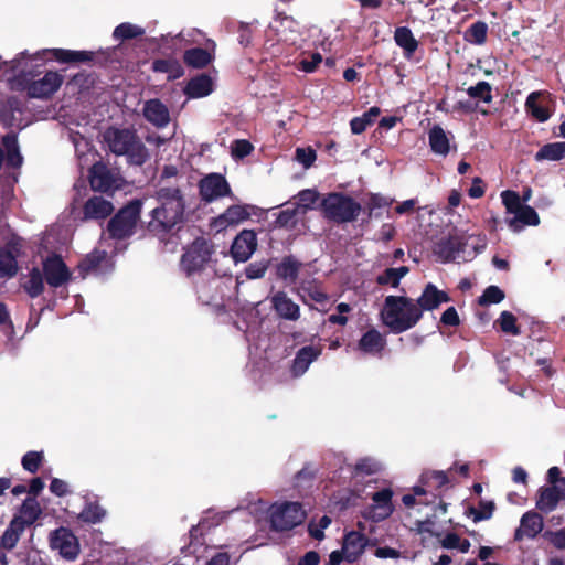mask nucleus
Instances as JSON below:
<instances>
[{"mask_svg": "<svg viewBox=\"0 0 565 565\" xmlns=\"http://www.w3.org/2000/svg\"><path fill=\"white\" fill-rule=\"evenodd\" d=\"M47 55L62 63L90 58L88 52L63 49H46L33 54L22 52L10 63V70L13 73L12 77L9 78L11 88L15 90L24 89L29 81L33 78L35 70L43 65L44 58Z\"/></svg>", "mask_w": 565, "mask_h": 565, "instance_id": "1", "label": "nucleus"}, {"mask_svg": "<svg viewBox=\"0 0 565 565\" xmlns=\"http://www.w3.org/2000/svg\"><path fill=\"white\" fill-rule=\"evenodd\" d=\"M247 509L259 526L263 523L268 524L276 532L292 530L307 516L301 503L292 501H276L268 505L267 502L257 499L250 502Z\"/></svg>", "mask_w": 565, "mask_h": 565, "instance_id": "2", "label": "nucleus"}, {"mask_svg": "<svg viewBox=\"0 0 565 565\" xmlns=\"http://www.w3.org/2000/svg\"><path fill=\"white\" fill-rule=\"evenodd\" d=\"M158 205L151 211L148 228L154 234L171 231L183 221L184 200L178 189H160L157 192Z\"/></svg>", "mask_w": 565, "mask_h": 565, "instance_id": "3", "label": "nucleus"}, {"mask_svg": "<svg viewBox=\"0 0 565 565\" xmlns=\"http://www.w3.org/2000/svg\"><path fill=\"white\" fill-rule=\"evenodd\" d=\"M380 316L382 322L393 333H402L419 321L422 311L413 299L387 296Z\"/></svg>", "mask_w": 565, "mask_h": 565, "instance_id": "4", "label": "nucleus"}, {"mask_svg": "<svg viewBox=\"0 0 565 565\" xmlns=\"http://www.w3.org/2000/svg\"><path fill=\"white\" fill-rule=\"evenodd\" d=\"M486 242L483 238L465 235H452L443 238L434 247L435 255L444 263L467 262L483 250Z\"/></svg>", "mask_w": 565, "mask_h": 565, "instance_id": "5", "label": "nucleus"}, {"mask_svg": "<svg viewBox=\"0 0 565 565\" xmlns=\"http://www.w3.org/2000/svg\"><path fill=\"white\" fill-rule=\"evenodd\" d=\"M109 150L117 156H126L130 163L142 164L148 152L142 142L130 129L109 128L104 134Z\"/></svg>", "mask_w": 565, "mask_h": 565, "instance_id": "6", "label": "nucleus"}, {"mask_svg": "<svg viewBox=\"0 0 565 565\" xmlns=\"http://www.w3.org/2000/svg\"><path fill=\"white\" fill-rule=\"evenodd\" d=\"M505 207V223L513 233H520L525 226H537L540 217L536 211L522 203L520 195L510 190L500 194Z\"/></svg>", "mask_w": 565, "mask_h": 565, "instance_id": "7", "label": "nucleus"}, {"mask_svg": "<svg viewBox=\"0 0 565 565\" xmlns=\"http://www.w3.org/2000/svg\"><path fill=\"white\" fill-rule=\"evenodd\" d=\"M141 212V202L134 201L121 209L108 224V231L114 238H125L135 232Z\"/></svg>", "mask_w": 565, "mask_h": 565, "instance_id": "8", "label": "nucleus"}, {"mask_svg": "<svg viewBox=\"0 0 565 565\" xmlns=\"http://www.w3.org/2000/svg\"><path fill=\"white\" fill-rule=\"evenodd\" d=\"M322 207L327 217L338 222H350L360 212V205L356 202L338 193L329 194L322 201Z\"/></svg>", "mask_w": 565, "mask_h": 565, "instance_id": "9", "label": "nucleus"}, {"mask_svg": "<svg viewBox=\"0 0 565 565\" xmlns=\"http://www.w3.org/2000/svg\"><path fill=\"white\" fill-rule=\"evenodd\" d=\"M211 246L204 239H195L182 257V267L189 274L201 270L210 260Z\"/></svg>", "mask_w": 565, "mask_h": 565, "instance_id": "10", "label": "nucleus"}, {"mask_svg": "<svg viewBox=\"0 0 565 565\" xmlns=\"http://www.w3.org/2000/svg\"><path fill=\"white\" fill-rule=\"evenodd\" d=\"M63 76L57 72H47L45 75L38 79H30L26 87L23 89L31 98H49L52 96L62 85Z\"/></svg>", "mask_w": 565, "mask_h": 565, "instance_id": "11", "label": "nucleus"}, {"mask_svg": "<svg viewBox=\"0 0 565 565\" xmlns=\"http://www.w3.org/2000/svg\"><path fill=\"white\" fill-rule=\"evenodd\" d=\"M89 182L92 189L99 192H110L119 189L122 180L106 166L95 162L90 169Z\"/></svg>", "mask_w": 565, "mask_h": 565, "instance_id": "12", "label": "nucleus"}, {"mask_svg": "<svg viewBox=\"0 0 565 565\" xmlns=\"http://www.w3.org/2000/svg\"><path fill=\"white\" fill-rule=\"evenodd\" d=\"M257 249V235L253 230H243L234 238L231 256L236 263L247 262Z\"/></svg>", "mask_w": 565, "mask_h": 565, "instance_id": "13", "label": "nucleus"}, {"mask_svg": "<svg viewBox=\"0 0 565 565\" xmlns=\"http://www.w3.org/2000/svg\"><path fill=\"white\" fill-rule=\"evenodd\" d=\"M254 206L252 205H232L227 207L221 215L212 222V227L216 232H222L230 226H236L248 220L252 215Z\"/></svg>", "mask_w": 565, "mask_h": 565, "instance_id": "14", "label": "nucleus"}, {"mask_svg": "<svg viewBox=\"0 0 565 565\" xmlns=\"http://www.w3.org/2000/svg\"><path fill=\"white\" fill-rule=\"evenodd\" d=\"M43 274L49 286L57 288L71 278V271L61 257L53 255L43 260Z\"/></svg>", "mask_w": 565, "mask_h": 565, "instance_id": "15", "label": "nucleus"}, {"mask_svg": "<svg viewBox=\"0 0 565 565\" xmlns=\"http://www.w3.org/2000/svg\"><path fill=\"white\" fill-rule=\"evenodd\" d=\"M562 501L565 502V480H561L556 486L541 488L537 492L536 508L550 513Z\"/></svg>", "mask_w": 565, "mask_h": 565, "instance_id": "16", "label": "nucleus"}, {"mask_svg": "<svg viewBox=\"0 0 565 565\" xmlns=\"http://www.w3.org/2000/svg\"><path fill=\"white\" fill-rule=\"evenodd\" d=\"M51 546L67 559L76 558L79 552L77 539L64 527L56 530L52 534Z\"/></svg>", "mask_w": 565, "mask_h": 565, "instance_id": "17", "label": "nucleus"}, {"mask_svg": "<svg viewBox=\"0 0 565 565\" xmlns=\"http://www.w3.org/2000/svg\"><path fill=\"white\" fill-rule=\"evenodd\" d=\"M369 539L356 531H351L343 537L342 548L339 551L342 555V561L353 563L358 561L365 551Z\"/></svg>", "mask_w": 565, "mask_h": 565, "instance_id": "18", "label": "nucleus"}, {"mask_svg": "<svg viewBox=\"0 0 565 565\" xmlns=\"http://www.w3.org/2000/svg\"><path fill=\"white\" fill-rule=\"evenodd\" d=\"M200 193L203 200L211 202L230 193V185L225 178L212 173L200 182Z\"/></svg>", "mask_w": 565, "mask_h": 565, "instance_id": "19", "label": "nucleus"}, {"mask_svg": "<svg viewBox=\"0 0 565 565\" xmlns=\"http://www.w3.org/2000/svg\"><path fill=\"white\" fill-rule=\"evenodd\" d=\"M392 495L393 492L390 489L375 492L372 495L373 503L365 515L376 522L388 518L393 512Z\"/></svg>", "mask_w": 565, "mask_h": 565, "instance_id": "20", "label": "nucleus"}, {"mask_svg": "<svg viewBox=\"0 0 565 565\" xmlns=\"http://www.w3.org/2000/svg\"><path fill=\"white\" fill-rule=\"evenodd\" d=\"M386 347V338L375 328L366 330L358 342V350L372 356H380Z\"/></svg>", "mask_w": 565, "mask_h": 565, "instance_id": "21", "label": "nucleus"}, {"mask_svg": "<svg viewBox=\"0 0 565 565\" xmlns=\"http://www.w3.org/2000/svg\"><path fill=\"white\" fill-rule=\"evenodd\" d=\"M275 312L285 320L297 321L300 318V307L285 291H277L270 297Z\"/></svg>", "mask_w": 565, "mask_h": 565, "instance_id": "22", "label": "nucleus"}, {"mask_svg": "<svg viewBox=\"0 0 565 565\" xmlns=\"http://www.w3.org/2000/svg\"><path fill=\"white\" fill-rule=\"evenodd\" d=\"M321 352V348L315 345H306L299 349L290 367L292 376L299 377L303 375L310 364L319 358Z\"/></svg>", "mask_w": 565, "mask_h": 565, "instance_id": "23", "label": "nucleus"}, {"mask_svg": "<svg viewBox=\"0 0 565 565\" xmlns=\"http://www.w3.org/2000/svg\"><path fill=\"white\" fill-rule=\"evenodd\" d=\"M273 29L276 31L278 40L288 44H298L301 38L300 25L290 17H281L274 22Z\"/></svg>", "mask_w": 565, "mask_h": 565, "instance_id": "24", "label": "nucleus"}, {"mask_svg": "<svg viewBox=\"0 0 565 565\" xmlns=\"http://www.w3.org/2000/svg\"><path fill=\"white\" fill-rule=\"evenodd\" d=\"M142 111L145 118L158 128H163L170 122L169 109L159 99L147 100Z\"/></svg>", "mask_w": 565, "mask_h": 565, "instance_id": "25", "label": "nucleus"}, {"mask_svg": "<svg viewBox=\"0 0 565 565\" xmlns=\"http://www.w3.org/2000/svg\"><path fill=\"white\" fill-rule=\"evenodd\" d=\"M450 299L448 295L439 290L435 285L428 284L420 297L417 299L416 305L423 310H434L438 308L441 303L448 302Z\"/></svg>", "mask_w": 565, "mask_h": 565, "instance_id": "26", "label": "nucleus"}, {"mask_svg": "<svg viewBox=\"0 0 565 565\" xmlns=\"http://www.w3.org/2000/svg\"><path fill=\"white\" fill-rule=\"evenodd\" d=\"M214 90V81L206 74L198 75L191 78L185 88L184 94L189 98H203L212 94Z\"/></svg>", "mask_w": 565, "mask_h": 565, "instance_id": "27", "label": "nucleus"}, {"mask_svg": "<svg viewBox=\"0 0 565 565\" xmlns=\"http://www.w3.org/2000/svg\"><path fill=\"white\" fill-rule=\"evenodd\" d=\"M114 211L113 204L100 198L93 196L84 205V220H104Z\"/></svg>", "mask_w": 565, "mask_h": 565, "instance_id": "28", "label": "nucleus"}, {"mask_svg": "<svg viewBox=\"0 0 565 565\" xmlns=\"http://www.w3.org/2000/svg\"><path fill=\"white\" fill-rule=\"evenodd\" d=\"M543 518L536 512H526L521 518L520 527L515 532V540L524 536L533 539L543 530Z\"/></svg>", "mask_w": 565, "mask_h": 565, "instance_id": "29", "label": "nucleus"}, {"mask_svg": "<svg viewBox=\"0 0 565 565\" xmlns=\"http://www.w3.org/2000/svg\"><path fill=\"white\" fill-rule=\"evenodd\" d=\"M111 266V259L108 257L106 252L95 250L81 263L79 269L84 274H88L89 271L103 274L105 269L110 268Z\"/></svg>", "mask_w": 565, "mask_h": 565, "instance_id": "30", "label": "nucleus"}, {"mask_svg": "<svg viewBox=\"0 0 565 565\" xmlns=\"http://www.w3.org/2000/svg\"><path fill=\"white\" fill-rule=\"evenodd\" d=\"M428 140L434 153L443 157L449 153L450 138L440 126L436 125L428 131Z\"/></svg>", "mask_w": 565, "mask_h": 565, "instance_id": "31", "label": "nucleus"}, {"mask_svg": "<svg viewBox=\"0 0 565 565\" xmlns=\"http://www.w3.org/2000/svg\"><path fill=\"white\" fill-rule=\"evenodd\" d=\"M396 44L403 49L404 56L411 58L418 47V41L414 38L412 31L406 26H399L394 32Z\"/></svg>", "mask_w": 565, "mask_h": 565, "instance_id": "32", "label": "nucleus"}, {"mask_svg": "<svg viewBox=\"0 0 565 565\" xmlns=\"http://www.w3.org/2000/svg\"><path fill=\"white\" fill-rule=\"evenodd\" d=\"M300 268L301 263L297 262L292 257H286L277 266L276 273L277 276L285 280L287 284H292L296 281Z\"/></svg>", "mask_w": 565, "mask_h": 565, "instance_id": "33", "label": "nucleus"}, {"mask_svg": "<svg viewBox=\"0 0 565 565\" xmlns=\"http://www.w3.org/2000/svg\"><path fill=\"white\" fill-rule=\"evenodd\" d=\"M24 529L25 525L22 520L13 519L1 537V546L7 550H12L17 545Z\"/></svg>", "mask_w": 565, "mask_h": 565, "instance_id": "34", "label": "nucleus"}, {"mask_svg": "<svg viewBox=\"0 0 565 565\" xmlns=\"http://www.w3.org/2000/svg\"><path fill=\"white\" fill-rule=\"evenodd\" d=\"M17 253L15 246L12 247V250L0 248V277H12L17 274Z\"/></svg>", "mask_w": 565, "mask_h": 565, "instance_id": "35", "label": "nucleus"}, {"mask_svg": "<svg viewBox=\"0 0 565 565\" xmlns=\"http://www.w3.org/2000/svg\"><path fill=\"white\" fill-rule=\"evenodd\" d=\"M381 114V109L376 106L371 107L360 117H354L350 121L351 131L355 135L362 134L367 127H370Z\"/></svg>", "mask_w": 565, "mask_h": 565, "instance_id": "36", "label": "nucleus"}, {"mask_svg": "<svg viewBox=\"0 0 565 565\" xmlns=\"http://www.w3.org/2000/svg\"><path fill=\"white\" fill-rule=\"evenodd\" d=\"M152 70L159 73H166L168 79H177L183 75V67L173 58L157 60L152 63Z\"/></svg>", "mask_w": 565, "mask_h": 565, "instance_id": "37", "label": "nucleus"}, {"mask_svg": "<svg viewBox=\"0 0 565 565\" xmlns=\"http://www.w3.org/2000/svg\"><path fill=\"white\" fill-rule=\"evenodd\" d=\"M565 158V141L553 142L542 147L535 154V159L541 160H561Z\"/></svg>", "mask_w": 565, "mask_h": 565, "instance_id": "38", "label": "nucleus"}, {"mask_svg": "<svg viewBox=\"0 0 565 565\" xmlns=\"http://www.w3.org/2000/svg\"><path fill=\"white\" fill-rule=\"evenodd\" d=\"M3 147L7 153V162L11 167H20L22 157L19 151L17 136L9 134L3 137Z\"/></svg>", "mask_w": 565, "mask_h": 565, "instance_id": "39", "label": "nucleus"}, {"mask_svg": "<svg viewBox=\"0 0 565 565\" xmlns=\"http://www.w3.org/2000/svg\"><path fill=\"white\" fill-rule=\"evenodd\" d=\"M24 290L32 298L40 296L44 290V279L39 268H33L26 281L23 284Z\"/></svg>", "mask_w": 565, "mask_h": 565, "instance_id": "40", "label": "nucleus"}, {"mask_svg": "<svg viewBox=\"0 0 565 565\" xmlns=\"http://www.w3.org/2000/svg\"><path fill=\"white\" fill-rule=\"evenodd\" d=\"M40 513H41V509H40V505H39L36 499L28 498L23 502L19 515H17L14 519L22 520L23 524L26 526V525L32 524L38 519Z\"/></svg>", "mask_w": 565, "mask_h": 565, "instance_id": "41", "label": "nucleus"}, {"mask_svg": "<svg viewBox=\"0 0 565 565\" xmlns=\"http://www.w3.org/2000/svg\"><path fill=\"white\" fill-rule=\"evenodd\" d=\"M545 94L542 92H533L526 98V109L540 121H545L550 117L548 110L539 104V99Z\"/></svg>", "mask_w": 565, "mask_h": 565, "instance_id": "42", "label": "nucleus"}, {"mask_svg": "<svg viewBox=\"0 0 565 565\" xmlns=\"http://www.w3.org/2000/svg\"><path fill=\"white\" fill-rule=\"evenodd\" d=\"M184 61L192 67H204L212 61V55L204 49L195 47L185 51Z\"/></svg>", "mask_w": 565, "mask_h": 565, "instance_id": "43", "label": "nucleus"}, {"mask_svg": "<svg viewBox=\"0 0 565 565\" xmlns=\"http://www.w3.org/2000/svg\"><path fill=\"white\" fill-rule=\"evenodd\" d=\"M145 34V29L129 22L117 25L113 32V38L116 41H125L139 38Z\"/></svg>", "mask_w": 565, "mask_h": 565, "instance_id": "44", "label": "nucleus"}, {"mask_svg": "<svg viewBox=\"0 0 565 565\" xmlns=\"http://www.w3.org/2000/svg\"><path fill=\"white\" fill-rule=\"evenodd\" d=\"M408 267L402 266L398 268H388L382 275L377 277L380 285H390L391 287H397L401 279L407 275Z\"/></svg>", "mask_w": 565, "mask_h": 565, "instance_id": "45", "label": "nucleus"}, {"mask_svg": "<svg viewBox=\"0 0 565 565\" xmlns=\"http://www.w3.org/2000/svg\"><path fill=\"white\" fill-rule=\"evenodd\" d=\"M106 515V511L97 503H88L79 513V519L87 523H98Z\"/></svg>", "mask_w": 565, "mask_h": 565, "instance_id": "46", "label": "nucleus"}, {"mask_svg": "<svg viewBox=\"0 0 565 565\" xmlns=\"http://www.w3.org/2000/svg\"><path fill=\"white\" fill-rule=\"evenodd\" d=\"M76 153L78 154L81 164L88 163L89 157L95 158V153L92 151L90 143L78 134L72 137Z\"/></svg>", "mask_w": 565, "mask_h": 565, "instance_id": "47", "label": "nucleus"}, {"mask_svg": "<svg viewBox=\"0 0 565 565\" xmlns=\"http://www.w3.org/2000/svg\"><path fill=\"white\" fill-rule=\"evenodd\" d=\"M296 199L297 211L301 210L302 212H306L317 203L319 194L315 190L307 189L299 192Z\"/></svg>", "mask_w": 565, "mask_h": 565, "instance_id": "48", "label": "nucleus"}, {"mask_svg": "<svg viewBox=\"0 0 565 565\" xmlns=\"http://www.w3.org/2000/svg\"><path fill=\"white\" fill-rule=\"evenodd\" d=\"M467 94L475 99H480L484 103H490L492 100L491 95V86L487 82H479L475 86H470L467 89Z\"/></svg>", "mask_w": 565, "mask_h": 565, "instance_id": "49", "label": "nucleus"}, {"mask_svg": "<svg viewBox=\"0 0 565 565\" xmlns=\"http://www.w3.org/2000/svg\"><path fill=\"white\" fill-rule=\"evenodd\" d=\"M43 458V451H29L22 457L21 463L26 471L34 473L42 463Z\"/></svg>", "mask_w": 565, "mask_h": 565, "instance_id": "50", "label": "nucleus"}, {"mask_svg": "<svg viewBox=\"0 0 565 565\" xmlns=\"http://www.w3.org/2000/svg\"><path fill=\"white\" fill-rule=\"evenodd\" d=\"M503 332L518 335L520 329L516 326V318L509 311H502L498 320Z\"/></svg>", "mask_w": 565, "mask_h": 565, "instance_id": "51", "label": "nucleus"}, {"mask_svg": "<svg viewBox=\"0 0 565 565\" xmlns=\"http://www.w3.org/2000/svg\"><path fill=\"white\" fill-rule=\"evenodd\" d=\"M504 299V292L497 286H489L479 299V303L488 306L499 303Z\"/></svg>", "mask_w": 565, "mask_h": 565, "instance_id": "52", "label": "nucleus"}, {"mask_svg": "<svg viewBox=\"0 0 565 565\" xmlns=\"http://www.w3.org/2000/svg\"><path fill=\"white\" fill-rule=\"evenodd\" d=\"M269 267V260H257L249 264L245 269V275L248 279L263 278Z\"/></svg>", "mask_w": 565, "mask_h": 565, "instance_id": "53", "label": "nucleus"}, {"mask_svg": "<svg viewBox=\"0 0 565 565\" xmlns=\"http://www.w3.org/2000/svg\"><path fill=\"white\" fill-rule=\"evenodd\" d=\"M331 524V519L323 515L318 522L311 521L308 525V531L311 537L316 540H322L324 537L323 530Z\"/></svg>", "mask_w": 565, "mask_h": 565, "instance_id": "54", "label": "nucleus"}, {"mask_svg": "<svg viewBox=\"0 0 565 565\" xmlns=\"http://www.w3.org/2000/svg\"><path fill=\"white\" fill-rule=\"evenodd\" d=\"M382 465L374 458H362L355 465V471L359 473L372 475L381 470Z\"/></svg>", "mask_w": 565, "mask_h": 565, "instance_id": "55", "label": "nucleus"}, {"mask_svg": "<svg viewBox=\"0 0 565 565\" xmlns=\"http://www.w3.org/2000/svg\"><path fill=\"white\" fill-rule=\"evenodd\" d=\"M253 149L254 147L249 141L245 139H239L235 140L231 145V154L234 159H243L246 156H248L253 151Z\"/></svg>", "mask_w": 565, "mask_h": 565, "instance_id": "56", "label": "nucleus"}, {"mask_svg": "<svg viewBox=\"0 0 565 565\" xmlns=\"http://www.w3.org/2000/svg\"><path fill=\"white\" fill-rule=\"evenodd\" d=\"M487 24L477 22L472 24L468 31L469 41L476 44H482L487 36Z\"/></svg>", "mask_w": 565, "mask_h": 565, "instance_id": "57", "label": "nucleus"}, {"mask_svg": "<svg viewBox=\"0 0 565 565\" xmlns=\"http://www.w3.org/2000/svg\"><path fill=\"white\" fill-rule=\"evenodd\" d=\"M317 154L312 148H297L296 160L305 168H310L316 161Z\"/></svg>", "mask_w": 565, "mask_h": 565, "instance_id": "58", "label": "nucleus"}, {"mask_svg": "<svg viewBox=\"0 0 565 565\" xmlns=\"http://www.w3.org/2000/svg\"><path fill=\"white\" fill-rule=\"evenodd\" d=\"M545 540L557 550H565V527L556 531H546Z\"/></svg>", "mask_w": 565, "mask_h": 565, "instance_id": "59", "label": "nucleus"}, {"mask_svg": "<svg viewBox=\"0 0 565 565\" xmlns=\"http://www.w3.org/2000/svg\"><path fill=\"white\" fill-rule=\"evenodd\" d=\"M9 106H10V109H11V114H9V111L7 110V108H3L1 111H0V118H1V121L6 125V126H13L14 122H15V116H14V113H21V109L18 105L17 102H9Z\"/></svg>", "mask_w": 565, "mask_h": 565, "instance_id": "60", "label": "nucleus"}, {"mask_svg": "<svg viewBox=\"0 0 565 565\" xmlns=\"http://www.w3.org/2000/svg\"><path fill=\"white\" fill-rule=\"evenodd\" d=\"M227 515H228V512H225V511L209 512V514L203 518V520L201 522V526L209 527L212 525H218L226 519Z\"/></svg>", "mask_w": 565, "mask_h": 565, "instance_id": "61", "label": "nucleus"}, {"mask_svg": "<svg viewBox=\"0 0 565 565\" xmlns=\"http://www.w3.org/2000/svg\"><path fill=\"white\" fill-rule=\"evenodd\" d=\"M321 61L322 56L319 53H315L311 55L310 60H302L300 62V68L306 73H312Z\"/></svg>", "mask_w": 565, "mask_h": 565, "instance_id": "62", "label": "nucleus"}, {"mask_svg": "<svg viewBox=\"0 0 565 565\" xmlns=\"http://www.w3.org/2000/svg\"><path fill=\"white\" fill-rule=\"evenodd\" d=\"M50 491L57 497H63L68 492V484L64 480L54 478L51 481Z\"/></svg>", "mask_w": 565, "mask_h": 565, "instance_id": "63", "label": "nucleus"}, {"mask_svg": "<svg viewBox=\"0 0 565 565\" xmlns=\"http://www.w3.org/2000/svg\"><path fill=\"white\" fill-rule=\"evenodd\" d=\"M441 322L446 326H458L459 324V317L454 307H449L444 311L441 315Z\"/></svg>", "mask_w": 565, "mask_h": 565, "instance_id": "64", "label": "nucleus"}]
</instances>
